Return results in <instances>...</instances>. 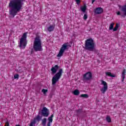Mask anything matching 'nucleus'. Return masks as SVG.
Wrapping results in <instances>:
<instances>
[{
  "mask_svg": "<svg viewBox=\"0 0 126 126\" xmlns=\"http://www.w3.org/2000/svg\"><path fill=\"white\" fill-rule=\"evenodd\" d=\"M105 74L107 76H110V77H116V75L112 74L110 72H106Z\"/></svg>",
  "mask_w": 126,
  "mask_h": 126,
  "instance_id": "16",
  "label": "nucleus"
},
{
  "mask_svg": "<svg viewBox=\"0 0 126 126\" xmlns=\"http://www.w3.org/2000/svg\"><path fill=\"white\" fill-rule=\"evenodd\" d=\"M35 124H36V120H33L32 121L30 124V126H35Z\"/></svg>",
  "mask_w": 126,
  "mask_h": 126,
  "instance_id": "22",
  "label": "nucleus"
},
{
  "mask_svg": "<svg viewBox=\"0 0 126 126\" xmlns=\"http://www.w3.org/2000/svg\"><path fill=\"white\" fill-rule=\"evenodd\" d=\"M23 5V0H10L9 3V14L12 17H14L17 12L21 9Z\"/></svg>",
  "mask_w": 126,
  "mask_h": 126,
  "instance_id": "1",
  "label": "nucleus"
},
{
  "mask_svg": "<svg viewBox=\"0 0 126 126\" xmlns=\"http://www.w3.org/2000/svg\"><path fill=\"white\" fill-rule=\"evenodd\" d=\"M73 95H75V96H78L79 94H80V92H79V90L78 89L74 90L72 93Z\"/></svg>",
  "mask_w": 126,
  "mask_h": 126,
  "instance_id": "15",
  "label": "nucleus"
},
{
  "mask_svg": "<svg viewBox=\"0 0 126 126\" xmlns=\"http://www.w3.org/2000/svg\"><path fill=\"white\" fill-rule=\"evenodd\" d=\"M59 69V65H55L54 66L52 67L51 68V71L53 74H55L58 71Z\"/></svg>",
  "mask_w": 126,
  "mask_h": 126,
  "instance_id": "11",
  "label": "nucleus"
},
{
  "mask_svg": "<svg viewBox=\"0 0 126 126\" xmlns=\"http://www.w3.org/2000/svg\"><path fill=\"white\" fill-rule=\"evenodd\" d=\"M33 48L35 52H41V51H43V48H42V41L40 39V37L36 36L34 38Z\"/></svg>",
  "mask_w": 126,
  "mask_h": 126,
  "instance_id": "2",
  "label": "nucleus"
},
{
  "mask_svg": "<svg viewBox=\"0 0 126 126\" xmlns=\"http://www.w3.org/2000/svg\"><path fill=\"white\" fill-rule=\"evenodd\" d=\"M81 10L82 11V12H85L86 11V6H82L81 7Z\"/></svg>",
  "mask_w": 126,
  "mask_h": 126,
  "instance_id": "19",
  "label": "nucleus"
},
{
  "mask_svg": "<svg viewBox=\"0 0 126 126\" xmlns=\"http://www.w3.org/2000/svg\"><path fill=\"white\" fill-rule=\"evenodd\" d=\"M27 32H25L23 34V36L20 40V47L21 49H24L25 47H26V45H27Z\"/></svg>",
  "mask_w": 126,
  "mask_h": 126,
  "instance_id": "5",
  "label": "nucleus"
},
{
  "mask_svg": "<svg viewBox=\"0 0 126 126\" xmlns=\"http://www.w3.org/2000/svg\"><path fill=\"white\" fill-rule=\"evenodd\" d=\"M5 126H9V123H8V121H6L5 122Z\"/></svg>",
  "mask_w": 126,
  "mask_h": 126,
  "instance_id": "28",
  "label": "nucleus"
},
{
  "mask_svg": "<svg viewBox=\"0 0 126 126\" xmlns=\"http://www.w3.org/2000/svg\"><path fill=\"white\" fill-rule=\"evenodd\" d=\"M33 120H35V122H39L40 120H41V118H40V116L37 115L36 118H35Z\"/></svg>",
  "mask_w": 126,
  "mask_h": 126,
  "instance_id": "23",
  "label": "nucleus"
},
{
  "mask_svg": "<svg viewBox=\"0 0 126 126\" xmlns=\"http://www.w3.org/2000/svg\"><path fill=\"white\" fill-rule=\"evenodd\" d=\"M75 1L76 2L77 4H79L80 2V0H75Z\"/></svg>",
  "mask_w": 126,
  "mask_h": 126,
  "instance_id": "29",
  "label": "nucleus"
},
{
  "mask_svg": "<svg viewBox=\"0 0 126 126\" xmlns=\"http://www.w3.org/2000/svg\"><path fill=\"white\" fill-rule=\"evenodd\" d=\"M47 123V118H44L42 120L41 125L43 126H46V124Z\"/></svg>",
  "mask_w": 126,
  "mask_h": 126,
  "instance_id": "17",
  "label": "nucleus"
},
{
  "mask_svg": "<svg viewBox=\"0 0 126 126\" xmlns=\"http://www.w3.org/2000/svg\"><path fill=\"white\" fill-rule=\"evenodd\" d=\"M63 69H59V71L52 78V85H55L60 80L63 75Z\"/></svg>",
  "mask_w": 126,
  "mask_h": 126,
  "instance_id": "4",
  "label": "nucleus"
},
{
  "mask_svg": "<svg viewBox=\"0 0 126 126\" xmlns=\"http://www.w3.org/2000/svg\"><path fill=\"white\" fill-rule=\"evenodd\" d=\"M55 27H56V25L55 24L51 25L47 28V30L49 32H52V31H53L54 29H55Z\"/></svg>",
  "mask_w": 126,
  "mask_h": 126,
  "instance_id": "13",
  "label": "nucleus"
},
{
  "mask_svg": "<svg viewBox=\"0 0 126 126\" xmlns=\"http://www.w3.org/2000/svg\"><path fill=\"white\" fill-rule=\"evenodd\" d=\"M68 48V44H67V43L63 44L62 45L59 51V54L57 55L58 58H61V57H63V53H64V51H65V50H67Z\"/></svg>",
  "mask_w": 126,
  "mask_h": 126,
  "instance_id": "6",
  "label": "nucleus"
},
{
  "mask_svg": "<svg viewBox=\"0 0 126 126\" xmlns=\"http://www.w3.org/2000/svg\"><path fill=\"white\" fill-rule=\"evenodd\" d=\"M41 115L45 118H48L49 115H50V110L48 109L46 107H43L41 110Z\"/></svg>",
  "mask_w": 126,
  "mask_h": 126,
  "instance_id": "8",
  "label": "nucleus"
},
{
  "mask_svg": "<svg viewBox=\"0 0 126 126\" xmlns=\"http://www.w3.org/2000/svg\"><path fill=\"white\" fill-rule=\"evenodd\" d=\"M84 19L85 20H86V19H87V18H88V16H87V14H85L84 15V17H83Z\"/></svg>",
  "mask_w": 126,
  "mask_h": 126,
  "instance_id": "26",
  "label": "nucleus"
},
{
  "mask_svg": "<svg viewBox=\"0 0 126 126\" xmlns=\"http://www.w3.org/2000/svg\"><path fill=\"white\" fill-rule=\"evenodd\" d=\"M19 77V75H18V74H15V75H14V78L15 79H18V78Z\"/></svg>",
  "mask_w": 126,
  "mask_h": 126,
  "instance_id": "27",
  "label": "nucleus"
},
{
  "mask_svg": "<svg viewBox=\"0 0 126 126\" xmlns=\"http://www.w3.org/2000/svg\"><path fill=\"white\" fill-rule=\"evenodd\" d=\"M115 25V24L114 23H112L110 24L109 30H113L114 29V26Z\"/></svg>",
  "mask_w": 126,
  "mask_h": 126,
  "instance_id": "21",
  "label": "nucleus"
},
{
  "mask_svg": "<svg viewBox=\"0 0 126 126\" xmlns=\"http://www.w3.org/2000/svg\"><path fill=\"white\" fill-rule=\"evenodd\" d=\"M81 98H88L89 96L87 94H82L80 95Z\"/></svg>",
  "mask_w": 126,
  "mask_h": 126,
  "instance_id": "20",
  "label": "nucleus"
},
{
  "mask_svg": "<svg viewBox=\"0 0 126 126\" xmlns=\"http://www.w3.org/2000/svg\"><path fill=\"white\" fill-rule=\"evenodd\" d=\"M84 79L85 80H91L92 79V73L88 72L84 75Z\"/></svg>",
  "mask_w": 126,
  "mask_h": 126,
  "instance_id": "9",
  "label": "nucleus"
},
{
  "mask_svg": "<svg viewBox=\"0 0 126 126\" xmlns=\"http://www.w3.org/2000/svg\"><path fill=\"white\" fill-rule=\"evenodd\" d=\"M85 48L89 51H94L95 43L92 38H88L85 41Z\"/></svg>",
  "mask_w": 126,
  "mask_h": 126,
  "instance_id": "3",
  "label": "nucleus"
},
{
  "mask_svg": "<svg viewBox=\"0 0 126 126\" xmlns=\"http://www.w3.org/2000/svg\"><path fill=\"white\" fill-rule=\"evenodd\" d=\"M106 121L108 122V123H111L112 122V120L111 119V117L110 116H107L106 117Z\"/></svg>",
  "mask_w": 126,
  "mask_h": 126,
  "instance_id": "25",
  "label": "nucleus"
},
{
  "mask_svg": "<svg viewBox=\"0 0 126 126\" xmlns=\"http://www.w3.org/2000/svg\"><path fill=\"white\" fill-rule=\"evenodd\" d=\"M41 93H42V94H44V96H47V93H48V90L43 89L41 90Z\"/></svg>",
  "mask_w": 126,
  "mask_h": 126,
  "instance_id": "18",
  "label": "nucleus"
},
{
  "mask_svg": "<svg viewBox=\"0 0 126 126\" xmlns=\"http://www.w3.org/2000/svg\"><path fill=\"white\" fill-rule=\"evenodd\" d=\"M101 85L103 86L102 88L100 89V91L102 94H105L106 93V91L108 90V84L105 81L103 80H100Z\"/></svg>",
  "mask_w": 126,
  "mask_h": 126,
  "instance_id": "7",
  "label": "nucleus"
},
{
  "mask_svg": "<svg viewBox=\"0 0 126 126\" xmlns=\"http://www.w3.org/2000/svg\"><path fill=\"white\" fill-rule=\"evenodd\" d=\"M103 12L104 9L101 7L96 8L94 10V12L96 13V14H101V13H102Z\"/></svg>",
  "mask_w": 126,
  "mask_h": 126,
  "instance_id": "10",
  "label": "nucleus"
},
{
  "mask_svg": "<svg viewBox=\"0 0 126 126\" xmlns=\"http://www.w3.org/2000/svg\"><path fill=\"white\" fill-rule=\"evenodd\" d=\"M53 118H54V114L51 115V116L48 118V123H47V126H51V124H53Z\"/></svg>",
  "mask_w": 126,
  "mask_h": 126,
  "instance_id": "12",
  "label": "nucleus"
},
{
  "mask_svg": "<svg viewBox=\"0 0 126 126\" xmlns=\"http://www.w3.org/2000/svg\"><path fill=\"white\" fill-rule=\"evenodd\" d=\"M95 0H92V3H94V2H95Z\"/></svg>",
  "mask_w": 126,
  "mask_h": 126,
  "instance_id": "30",
  "label": "nucleus"
},
{
  "mask_svg": "<svg viewBox=\"0 0 126 126\" xmlns=\"http://www.w3.org/2000/svg\"><path fill=\"white\" fill-rule=\"evenodd\" d=\"M118 28H119V24H117L115 27L113 29L114 32L117 31V30H118Z\"/></svg>",
  "mask_w": 126,
  "mask_h": 126,
  "instance_id": "24",
  "label": "nucleus"
},
{
  "mask_svg": "<svg viewBox=\"0 0 126 126\" xmlns=\"http://www.w3.org/2000/svg\"><path fill=\"white\" fill-rule=\"evenodd\" d=\"M126 70L124 69L122 73V82H124V81L125 80V78H126Z\"/></svg>",
  "mask_w": 126,
  "mask_h": 126,
  "instance_id": "14",
  "label": "nucleus"
}]
</instances>
